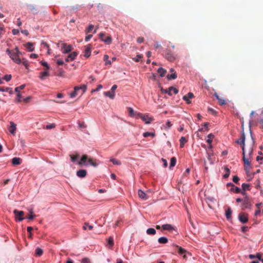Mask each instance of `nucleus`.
Returning a JSON list of instances; mask_svg holds the SVG:
<instances>
[{
  "instance_id": "nucleus-1",
  "label": "nucleus",
  "mask_w": 263,
  "mask_h": 263,
  "mask_svg": "<svg viewBox=\"0 0 263 263\" xmlns=\"http://www.w3.org/2000/svg\"><path fill=\"white\" fill-rule=\"evenodd\" d=\"M6 52L10 56L11 59L16 63L20 64L21 63V60L20 58V55L22 54L17 47H16L14 49L11 50L9 49L6 50Z\"/></svg>"
},
{
  "instance_id": "nucleus-2",
  "label": "nucleus",
  "mask_w": 263,
  "mask_h": 263,
  "mask_svg": "<svg viewBox=\"0 0 263 263\" xmlns=\"http://www.w3.org/2000/svg\"><path fill=\"white\" fill-rule=\"evenodd\" d=\"M87 161L94 167H96L98 165L96 162V160L91 158H88V156L87 155H83L82 156L80 161L78 162V164L80 165H87V164L86 163Z\"/></svg>"
},
{
  "instance_id": "nucleus-3",
  "label": "nucleus",
  "mask_w": 263,
  "mask_h": 263,
  "mask_svg": "<svg viewBox=\"0 0 263 263\" xmlns=\"http://www.w3.org/2000/svg\"><path fill=\"white\" fill-rule=\"evenodd\" d=\"M86 85H83L81 86H75L74 87L73 91L70 93V96L71 98H74L78 95V91L80 90H82V94L84 93L86 90Z\"/></svg>"
},
{
  "instance_id": "nucleus-4",
  "label": "nucleus",
  "mask_w": 263,
  "mask_h": 263,
  "mask_svg": "<svg viewBox=\"0 0 263 263\" xmlns=\"http://www.w3.org/2000/svg\"><path fill=\"white\" fill-rule=\"evenodd\" d=\"M61 44V47L62 50V52L63 53H67L70 52L72 49V47L71 45H68L66 43H62L61 41H60L58 44L57 46L58 47L60 46V44Z\"/></svg>"
},
{
  "instance_id": "nucleus-5",
  "label": "nucleus",
  "mask_w": 263,
  "mask_h": 263,
  "mask_svg": "<svg viewBox=\"0 0 263 263\" xmlns=\"http://www.w3.org/2000/svg\"><path fill=\"white\" fill-rule=\"evenodd\" d=\"M165 58L170 62H173L176 59V57L174 53L168 48L166 49Z\"/></svg>"
},
{
  "instance_id": "nucleus-6",
  "label": "nucleus",
  "mask_w": 263,
  "mask_h": 263,
  "mask_svg": "<svg viewBox=\"0 0 263 263\" xmlns=\"http://www.w3.org/2000/svg\"><path fill=\"white\" fill-rule=\"evenodd\" d=\"M99 38L107 45H109L112 42V39L111 36H105V33L102 32L99 34Z\"/></svg>"
},
{
  "instance_id": "nucleus-7",
  "label": "nucleus",
  "mask_w": 263,
  "mask_h": 263,
  "mask_svg": "<svg viewBox=\"0 0 263 263\" xmlns=\"http://www.w3.org/2000/svg\"><path fill=\"white\" fill-rule=\"evenodd\" d=\"M245 135L243 132L241 134L240 138L236 141V142L241 145L242 150V155H244L245 152Z\"/></svg>"
},
{
  "instance_id": "nucleus-8",
  "label": "nucleus",
  "mask_w": 263,
  "mask_h": 263,
  "mask_svg": "<svg viewBox=\"0 0 263 263\" xmlns=\"http://www.w3.org/2000/svg\"><path fill=\"white\" fill-rule=\"evenodd\" d=\"M13 213L15 215V219L18 221H21L24 219L23 217L24 213L23 211L14 210L13 211Z\"/></svg>"
},
{
  "instance_id": "nucleus-9",
  "label": "nucleus",
  "mask_w": 263,
  "mask_h": 263,
  "mask_svg": "<svg viewBox=\"0 0 263 263\" xmlns=\"http://www.w3.org/2000/svg\"><path fill=\"white\" fill-rule=\"evenodd\" d=\"M242 206L245 209H251L252 206V203L251 202L249 198L246 196L243 199Z\"/></svg>"
},
{
  "instance_id": "nucleus-10",
  "label": "nucleus",
  "mask_w": 263,
  "mask_h": 263,
  "mask_svg": "<svg viewBox=\"0 0 263 263\" xmlns=\"http://www.w3.org/2000/svg\"><path fill=\"white\" fill-rule=\"evenodd\" d=\"M138 117L145 122L146 124H149L153 120V118L149 117L147 115H144L142 114H139Z\"/></svg>"
},
{
  "instance_id": "nucleus-11",
  "label": "nucleus",
  "mask_w": 263,
  "mask_h": 263,
  "mask_svg": "<svg viewBox=\"0 0 263 263\" xmlns=\"http://www.w3.org/2000/svg\"><path fill=\"white\" fill-rule=\"evenodd\" d=\"M172 90L173 91V93L174 94H177L178 92V89L173 87H170L167 89H161V91L162 93H168V95L170 96L172 95V93L171 92V91Z\"/></svg>"
},
{
  "instance_id": "nucleus-12",
  "label": "nucleus",
  "mask_w": 263,
  "mask_h": 263,
  "mask_svg": "<svg viewBox=\"0 0 263 263\" xmlns=\"http://www.w3.org/2000/svg\"><path fill=\"white\" fill-rule=\"evenodd\" d=\"M238 219L242 223H246L248 221V214L245 213H240L239 214Z\"/></svg>"
},
{
  "instance_id": "nucleus-13",
  "label": "nucleus",
  "mask_w": 263,
  "mask_h": 263,
  "mask_svg": "<svg viewBox=\"0 0 263 263\" xmlns=\"http://www.w3.org/2000/svg\"><path fill=\"white\" fill-rule=\"evenodd\" d=\"M194 95L192 92H189L186 95L183 97V99L186 102L187 104L191 103L190 99L194 98Z\"/></svg>"
},
{
  "instance_id": "nucleus-14",
  "label": "nucleus",
  "mask_w": 263,
  "mask_h": 263,
  "mask_svg": "<svg viewBox=\"0 0 263 263\" xmlns=\"http://www.w3.org/2000/svg\"><path fill=\"white\" fill-rule=\"evenodd\" d=\"M78 53L76 51H73L72 53H70L66 59V61L67 62H69L74 60L76 57L77 56Z\"/></svg>"
},
{
  "instance_id": "nucleus-15",
  "label": "nucleus",
  "mask_w": 263,
  "mask_h": 263,
  "mask_svg": "<svg viewBox=\"0 0 263 263\" xmlns=\"http://www.w3.org/2000/svg\"><path fill=\"white\" fill-rule=\"evenodd\" d=\"M138 196L142 200H146L148 198V196L141 190H139L138 191Z\"/></svg>"
},
{
  "instance_id": "nucleus-16",
  "label": "nucleus",
  "mask_w": 263,
  "mask_h": 263,
  "mask_svg": "<svg viewBox=\"0 0 263 263\" xmlns=\"http://www.w3.org/2000/svg\"><path fill=\"white\" fill-rule=\"evenodd\" d=\"M90 54H91V45L89 44V45H87L85 47L84 57H85L86 58H88V57H89Z\"/></svg>"
},
{
  "instance_id": "nucleus-17",
  "label": "nucleus",
  "mask_w": 263,
  "mask_h": 263,
  "mask_svg": "<svg viewBox=\"0 0 263 263\" xmlns=\"http://www.w3.org/2000/svg\"><path fill=\"white\" fill-rule=\"evenodd\" d=\"M28 8L29 10V11L33 14H36L39 11L36 7L32 5H28Z\"/></svg>"
},
{
  "instance_id": "nucleus-18",
  "label": "nucleus",
  "mask_w": 263,
  "mask_h": 263,
  "mask_svg": "<svg viewBox=\"0 0 263 263\" xmlns=\"http://www.w3.org/2000/svg\"><path fill=\"white\" fill-rule=\"evenodd\" d=\"M87 172L85 170H80L77 172V175L80 178H84L86 176Z\"/></svg>"
},
{
  "instance_id": "nucleus-19",
  "label": "nucleus",
  "mask_w": 263,
  "mask_h": 263,
  "mask_svg": "<svg viewBox=\"0 0 263 263\" xmlns=\"http://www.w3.org/2000/svg\"><path fill=\"white\" fill-rule=\"evenodd\" d=\"M176 246V247H177L178 249V253L180 254V255L183 254V258L184 259H186V256L185 254V253H186L187 252L186 250H185L184 249L181 248V247H179L178 246Z\"/></svg>"
},
{
  "instance_id": "nucleus-20",
  "label": "nucleus",
  "mask_w": 263,
  "mask_h": 263,
  "mask_svg": "<svg viewBox=\"0 0 263 263\" xmlns=\"http://www.w3.org/2000/svg\"><path fill=\"white\" fill-rule=\"evenodd\" d=\"M16 124L13 123V122H10V126L9 127V132L13 135H14L15 134V130H16Z\"/></svg>"
},
{
  "instance_id": "nucleus-21",
  "label": "nucleus",
  "mask_w": 263,
  "mask_h": 263,
  "mask_svg": "<svg viewBox=\"0 0 263 263\" xmlns=\"http://www.w3.org/2000/svg\"><path fill=\"white\" fill-rule=\"evenodd\" d=\"M22 160L20 158L14 157L12 159V163L14 165H20L21 163Z\"/></svg>"
},
{
  "instance_id": "nucleus-22",
  "label": "nucleus",
  "mask_w": 263,
  "mask_h": 263,
  "mask_svg": "<svg viewBox=\"0 0 263 263\" xmlns=\"http://www.w3.org/2000/svg\"><path fill=\"white\" fill-rule=\"evenodd\" d=\"M208 138L209 139L206 140V142L210 144V146H209V148L211 149L212 148V145H211V143L212 142V139L213 138H214V135H213L212 134H210L208 135Z\"/></svg>"
},
{
  "instance_id": "nucleus-23",
  "label": "nucleus",
  "mask_w": 263,
  "mask_h": 263,
  "mask_svg": "<svg viewBox=\"0 0 263 263\" xmlns=\"http://www.w3.org/2000/svg\"><path fill=\"white\" fill-rule=\"evenodd\" d=\"M215 96L218 100L219 105H222L226 104V100L224 99L220 98L216 93H215Z\"/></svg>"
},
{
  "instance_id": "nucleus-24",
  "label": "nucleus",
  "mask_w": 263,
  "mask_h": 263,
  "mask_svg": "<svg viewBox=\"0 0 263 263\" xmlns=\"http://www.w3.org/2000/svg\"><path fill=\"white\" fill-rule=\"evenodd\" d=\"M104 94L105 96L108 97L111 99L114 98L115 95V92H112L111 91L104 92Z\"/></svg>"
},
{
  "instance_id": "nucleus-25",
  "label": "nucleus",
  "mask_w": 263,
  "mask_h": 263,
  "mask_svg": "<svg viewBox=\"0 0 263 263\" xmlns=\"http://www.w3.org/2000/svg\"><path fill=\"white\" fill-rule=\"evenodd\" d=\"M249 187H250V184H249L243 183L242 184V190H243V191L241 192L242 195H246V192L245 191L246 190H249Z\"/></svg>"
},
{
  "instance_id": "nucleus-26",
  "label": "nucleus",
  "mask_w": 263,
  "mask_h": 263,
  "mask_svg": "<svg viewBox=\"0 0 263 263\" xmlns=\"http://www.w3.org/2000/svg\"><path fill=\"white\" fill-rule=\"evenodd\" d=\"M162 228L163 230L171 231L174 228L170 224H165L162 226Z\"/></svg>"
},
{
  "instance_id": "nucleus-27",
  "label": "nucleus",
  "mask_w": 263,
  "mask_h": 263,
  "mask_svg": "<svg viewBox=\"0 0 263 263\" xmlns=\"http://www.w3.org/2000/svg\"><path fill=\"white\" fill-rule=\"evenodd\" d=\"M33 44L30 42H28L25 44V46L28 49L29 51H33L34 48H33Z\"/></svg>"
},
{
  "instance_id": "nucleus-28",
  "label": "nucleus",
  "mask_w": 263,
  "mask_h": 263,
  "mask_svg": "<svg viewBox=\"0 0 263 263\" xmlns=\"http://www.w3.org/2000/svg\"><path fill=\"white\" fill-rule=\"evenodd\" d=\"M158 72L159 73L161 77H163L166 72V70L162 67H160L158 69Z\"/></svg>"
},
{
  "instance_id": "nucleus-29",
  "label": "nucleus",
  "mask_w": 263,
  "mask_h": 263,
  "mask_svg": "<svg viewBox=\"0 0 263 263\" xmlns=\"http://www.w3.org/2000/svg\"><path fill=\"white\" fill-rule=\"evenodd\" d=\"M232 213V211L231 209L229 207L227 210L226 211V216L228 219H230L231 218Z\"/></svg>"
},
{
  "instance_id": "nucleus-30",
  "label": "nucleus",
  "mask_w": 263,
  "mask_h": 263,
  "mask_svg": "<svg viewBox=\"0 0 263 263\" xmlns=\"http://www.w3.org/2000/svg\"><path fill=\"white\" fill-rule=\"evenodd\" d=\"M242 159H243V162H244V165H245V166H250V162L249 160V159L246 158L245 157V153H244V155H243V158H242Z\"/></svg>"
},
{
  "instance_id": "nucleus-31",
  "label": "nucleus",
  "mask_w": 263,
  "mask_h": 263,
  "mask_svg": "<svg viewBox=\"0 0 263 263\" xmlns=\"http://www.w3.org/2000/svg\"><path fill=\"white\" fill-rule=\"evenodd\" d=\"M158 241L160 243L165 244L168 242V239L165 237H161L158 239Z\"/></svg>"
},
{
  "instance_id": "nucleus-32",
  "label": "nucleus",
  "mask_w": 263,
  "mask_h": 263,
  "mask_svg": "<svg viewBox=\"0 0 263 263\" xmlns=\"http://www.w3.org/2000/svg\"><path fill=\"white\" fill-rule=\"evenodd\" d=\"M110 161L112 162L114 165H120L121 164V162L115 158H111Z\"/></svg>"
},
{
  "instance_id": "nucleus-33",
  "label": "nucleus",
  "mask_w": 263,
  "mask_h": 263,
  "mask_svg": "<svg viewBox=\"0 0 263 263\" xmlns=\"http://www.w3.org/2000/svg\"><path fill=\"white\" fill-rule=\"evenodd\" d=\"M49 75L48 71H43L40 73V78L41 80H44L46 77Z\"/></svg>"
},
{
  "instance_id": "nucleus-34",
  "label": "nucleus",
  "mask_w": 263,
  "mask_h": 263,
  "mask_svg": "<svg viewBox=\"0 0 263 263\" xmlns=\"http://www.w3.org/2000/svg\"><path fill=\"white\" fill-rule=\"evenodd\" d=\"M80 156L78 154L76 155H70L71 160L72 162H76L77 159L79 158Z\"/></svg>"
},
{
  "instance_id": "nucleus-35",
  "label": "nucleus",
  "mask_w": 263,
  "mask_h": 263,
  "mask_svg": "<svg viewBox=\"0 0 263 263\" xmlns=\"http://www.w3.org/2000/svg\"><path fill=\"white\" fill-rule=\"evenodd\" d=\"M179 141H180V147L182 148L184 146V144L187 141L185 137H181L179 140Z\"/></svg>"
},
{
  "instance_id": "nucleus-36",
  "label": "nucleus",
  "mask_w": 263,
  "mask_h": 263,
  "mask_svg": "<svg viewBox=\"0 0 263 263\" xmlns=\"http://www.w3.org/2000/svg\"><path fill=\"white\" fill-rule=\"evenodd\" d=\"M166 77L168 80H174L177 78V76L176 72H174L171 74H168Z\"/></svg>"
},
{
  "instance_id": "nucleus-37",
  "label": "nucleus",
  "mask_w": 263,
  "mask_h": 263,
  "mask_svg": "<svg viewBox=\"0 0 263 263\" xmlns=\"http://www.w3.org/2000/svg\"><path fill=\"white\" fill-rule=\"evenodd\" d=\"M176 159L175 157H172L171 159V162L170 165V168L172 169L173 167H174L176 165Z\"/></svg>"
},
{
  "instance_id": "nucleus-38",
  "label": "nucleus",
  "mask_w": 263,
  "mask_h": 263,
  "mask_svg": "<svg viewBox=\"0 0 263 263\" xmlns=\"http://www.w3.org/2000/svg\"><path fill=\"white\" fill-rule=\"evenodd\" d=\"M146 233L148 235H155L156 233V231L153 228H149L146 230Z\"/></svg>"
},
{
  "instance_id": "nucleus-39",
  "label": "nucleus",
  "mask_w": 263,
  "mask_h": 263,
  "mask_svg": "<svg viewBox=\"0 0 263 263\" xmlns=\"http://www.w3.org/2000/svg\"><path fill=\"white\" fill-rule=\"evenodd\" d=\"M224 171L226 172V173L223 175V178H227L230 175V171L227 166H224Z\"/></svg>"
},
{
  "instance_id": "nucleus-40",
  "label": "nucleus",
  "mask_w": 263,
  "mask_h": 263,
  "mask_svg": "<svg viewBox=\"0 0 263 263\" xmlns=\"http://www.w3.org/2000/svg\"><path fill=\"white\" fill-rule=\"evenodd\" d=\"M35 254L37 256H41L43 253V250L40 248H37L35 250Z\"/></svg>"
},
{
  "instance_id": "nucleus-41",
  "label": "nucleus",
  "mask_w": 263,
  "mask_h": 263,
  "mask_svg": "<svg viewBox=\"0 0 263 263\" xmlns=\"http://www.w3.org/2000/svg\"><path fill=\"white\" fill-rule=\"evenodd\" d=\"M144 137L146 138L148 136H152V137H154L155 136V134L154 133H150V132H145L143 134Z\"/></svg>"
},
{
  "instance_id": "nucleus-42",
  "label": "nucleus",
  "mask_w": 263,
  "mask_h": 263,
  "mask_svg": "<svg viewBox=\"0 0 263 263\" xmlns=\"http://www.w3.org/2000/svg\"><path fill=\"white\" fill-rule=\"evenodd\" d=\"M108 245L110 247H112L114 245V241L112 237H110L108 239Z\"/></svg>"
},
{
  "instance_id": "nucleus-43",
  "label": "nucleus",
  "mask_w": 263,
  "mask_h": 263,
  "mask_svg": "<svg viewBox=\"0 0 263 263\" xmlns=\"http://www.w3.org/2000/svg\"><path fill=\"white\" fill-rule=\"evenodd\" d=\"M93 28H94V26L93 25H89L88 28L85 30V33L86 34L89 33V32H90L93 30Z\"/></svg>"
},
{
  "instance_id": "nucleus-44",
  "label": "nucleus",
  "mask_w": 263,
  "mask_h": 263,
  "mask_svg": "<svg viewBox=\"0 0 263 263\" xmlns=\"http://www.w3.org/2000/svg\"><path fill=\"white\" fill-rule=\"evenodd\" d=\"M108 59H109V56L108 55H107V54L104 55L103 60L104 61H105L106 65L111 64V62L108 60Z\"/></svg>"
},
{
  "instance_id": "nucleus-45",
  "label": "nucleus",
  "mask_w": 263,
  "mask_h": 263,
  "mask_svg": "<svg viewBox=\"0 0 263 263\" xmlns=\"http://www.w3.org/2000/svg\"><path fill=\"white\" fill-rule=\"evenodd\" d=\"M25 87V84L22 85H21L19 87H16L15 88V91L16 92H20V90H22V89H24Z\"/></svg>"
},
{
  "instance_id": "nucleus-46",
  "label": "nucleus",
  "mask_w": 263,
  "mask_h": 263,
  "mask_svg": "<svg viewBox=\"0 0 263 263\" xmlns=\"http://www.w3.org/2000/svg\"><path fill=\"white\" fill-rule=\"evenodd\" d=\"M33 212L32 210H30V214L28 217V219L32 220L33 219L34 217H35V215H33Z\"/></svg>"
},
{
  "instance_id": "nucleus-47",
  "label": "nucleus",
  "mask_w": 263,
  "mask_h": 263,
  "mask_svg": "<svg viewBox=\"0 0 263 263\" xmlns=\"http://www.w3.org/2000/svg\"><path fill=\"white\" fill-rule=\"evenodd\" d=\"M12 76L11 74H7L4 76L3 78V80L6 81L7 82H9L11 79Z\"/></svg>"
},
{
  "instance_id": "nucleus-48",
  "label": "nucleus",
  "mask_w": 263,
  "mask_h": 263,
  "mask_svg": "<svg viewBox=\"0 0 263 263\" xmlns=\"http://www.w3.org/2000/svg\"><path fill=\"white\" fill-rule=\"evenodd\" d=\"M56 125L55 123L50 124L49 125H47L46 126V129H50L52 128H54L55 127Z\"/></svg>"
},
{
  "instance_id": "nucleus-49",
  "label": "nucleus",
  "mask_w": 263,
  "mask_h": 263,
  "mask_svg": "<svg viewBox=\"0 0 263 263\" xmlns=\"http://www.w3.org/2000/svg\"><path fill=\"white\" fill-rule=\"evenodd\" d=\"M86 226H88V229L90 230H91L93 229V226H92L89 225V224L88 223H84V226L83 227L84 230H86V229H87L86 228Z\"/></svg>"
},
{
  "instance_id": "nucleus-50",
  "label": "nucleus",
  "mask_w": 263,
  "mask_h": 263,
  "mask_svg": "<svg viewBox=\"0 0 263 263\" xmlns=\"http://www.w3.org/2000/svg\"><path fill=\"white\" fill-rule=\"evenodd\" d=\"M142 58V55L141 54H137L136 57L135 58H133V60L135 61L136 62H138L139 61L140 59Z\"/></svg>"
},
{
  "instance_id": "nucleus-51",
  "label": "nucleus",
  "mask_w": 263,
  "mask_h": 263,
  "mask_svg": "<svg viewBox=\"0 0 263 263\" xmlns=\"http://www.w3.org/2000/svg\"><path fill=\"white\" fill-rule=\"evenodd\" d=\"M65 74V71L62 69H60L59 70V72L58 73V76L59 77H64Z\"/></svg>"
},
{
  "instance_id": "nucleus-52",
  "label": "nucleus",
  "mask_w": 263,
  "mask_h": 263,
  "mask_svg": "<svg viewBox=\"0 0 263 263\" xmlns=\"http://www.w3.org/2000/svg\"><path fill=\"white\" fill-rule=\"evenodd\" d=\"M78 124L80 128H85L86 127V125L84 122L81 123L79 122Z\"/></svg>"
},
{
  "instance_id": "nucleus-53",
  "label": "nucleus",
  "mask_w": 263,
  "mask_h": 263,
  "mask_svg": "<svg viewBox=\"0 0 263 263\" xmlns=\"http://www.w3.org/2000/svg\"><path fill=\"white\" fill-rule=\"evenodd\" d=\"M81 262L82 263H90V259L87 257L83 258Z\"/></svg>"
},
{
  "instance_id": "nucleus-54",
  "label": "nucleus",
  "mask_w": 263,
  "mask_h": 263,
  "mask_svg": "<svg viewBox=\"0 0 263 263\" xmlns=\"http://www.w3.org/2000/svg\"><path fill=\"white\" fill-rule=\"evenodd\" d=\"M128 112H129V115L130 116L132 117L134 116V111L133 110V109L131 107H128Z\"/></svg>"
},
{
  "instance_id": "nucleus-55",
  "label": "nucleus",
  "mask_w": 263,
  "mask_h": 263,
  "mask_svg": "<svg viewBox=\"0 0 263 263\" xmlns=\"http://www.w3.org/2000/svg\"><path fill=\"white\" fill-rule=\"evenodd\" d=\"M41 64L42 66L46 67L47 68V69H49L50 67L46 62L41 61Z\"/></svg>"
},
{
  "instance_id": "nucleus-56",
  "label": "nucleus",
  "mask_w": 263,
  "mask_h": 263,
  "mask_svg": "<svg viewBox=\"0 0 263 263\" xmlns=\"http://www.w3.org/2000/svg\"><path fill=\"white\" fill-rule=\"evenodd\" d=\"M239 180V178L237 176H234L233 178V181L236 183H238V181Z\"/></svg>"
},
{
  "instance_id": "nucleus-57",
  "label": "nucleus",
  "mask_w": 263,
  "mask_h": 263,
  "mask_svg": "<svg viewBox=\"0 0 263 263\" xmlns=\"http://www.w3.org/2000/svg\"><path fill=\"white\" fill-rule=\"evenodd\" d=\"M137 41L139 44L142 43L144 42V38L143 37H139L137 38Z\"/></svg>"
},
{
  "instance_id": "nucleus-58",
  "label": "nucleus",
  "mask_w": 263,
  "mask_h": 263,
  "mask_svg": "<svg viewBox=\"0 0 263 263\" xmlns=\"http://www.w3.org/2000/svg\"><path fill=\"white\" fill-rule=\"evenodd\" d=\"M161 47V45L158 42H156L154 44L155 49H157L158 48Z\"/></svg>"
},
{
  "instance_id": "nucleus-59",
  "label": "nucleus",
  "mask_w": 263,
  "mask_h": 263,
  "mask_svg": "<svg viewBox=\"0 0 263 263\" xmlns=\"http://www.w3.org/2000/svg\"><path fill=\"white\" fill-rule=\"evenodd\" d=\"M161 160L163 162V166L164 167H166L167 166V161L165 159H163V158H162Z\"/></svg>"
},
{
  "instance_id": "nucleus-60",
  "label": "nucleus",
  "mask_w": 263,
  "mask_h": 263,
  "mask_svg": "<svg viewBox=\"0 0 263 263\" xmlns=\"http://www.w3.org/2000/svg\"><path fill=\"white\" fill-rule=\"evenodd\" d=\"M248 230V227H247V226H243L241 228V231L243 232V233H245L246 231H247Z\"/></svg>"
},
{
  "instance_id": "nucleus-61",
  "label": "nucleus",
  "mask_w": 263,
  "mask_h": 263,
  "mask_svg": "<svg viewBox=\"0 0 263 263\" xmlns=\"http://www.w3.org/2000/svg\"><path fill=\"white\" fill-rule=\"evenodd\" d=\"M92 36V34H89L87 36H86L85 40L86 42H88Z\"/></svg>"
},
{
  "instance_id": "nucleus-62",
  "label": "nucleus",
  "mask_w": 263,
  "mask_h": 263,
  "mask_svg": "<svg viewBox=\"0 0 263 263\" xmlns=\"http://www.w3.org/2000/svg\"><path fill=\"white\" fill-rule=\"evenodd\" d=\"M103 86L102 85H99L97 88L96 89L93 90L92 91H99L100 89L102 88Z\"/></svg>"
},
{
  "instance_id": "nucleus-63",
  "label": "nucleus",
  "mask_w": 263,
  "mask_h": 263,
  "mask_svg": "<svg viewBox=\"0 0 263 263\" xmlns=\"http://www.w3.org/2000/svg\"><path fill=\"white\" fill-rule=\"evenodd\" d=\"M4 32V28L3 27L0 26V39L1 38L2 35L3 34Z\"/></svg>"
},
{
  "instance_id": "nucleus-64",
  "label": "nucleus",
  "mask_w": 263,
  "mask_h": 263,
  "mask_svg": "<svg viewBox=\"0 0 263 263\" xmlns=\"http://www.w3.org/2000/svg\"><path fill=\"white\" fill-rule=\"evenodd\" d=\"M166 125L167 126V127L168 128H170L172 126V124L171 123V122L168 120L166 123Z\"/></svg>"
}]
</instances>
